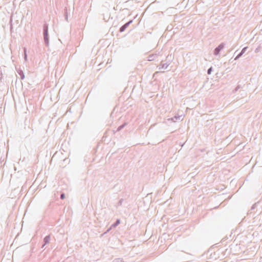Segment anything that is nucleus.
I'll return each mask as SVG.
<instances>
[{
    "label": "nucleus",
    "mask_w": 262,
    "mask_h": 262,
    "mask_svg": "<svg viewBox=\"0 0 262 262\" xmlns=\"http://www.w3.org/2000/svg\"><path fill=\"white\" fill-rule=\"evenodd\" d=\"M132 22V21H130L127 23H126L124 25H123L120 29V32H123L125 30V29L126 28V27L128 26V25Z\"/></svg>",
    "instance_id": "obj_1"
},
{
    "label": "nucleus",
    "mask_w": 262,
    "mask_h": 262,
    "mask_svg": "<svg viewBox=\"0 0 262 262\" xmlns=\"http://www.w3.org/2000/svg\"><path fill=\"white\" fill-rule=\"evenodd\" d=\"M211 71H212V68H210L208 70V74H211Z\"/></svg>",
    "instance_id": "obj_2"
},
{
    "label": "nucleus",
    "mask_w": 262,
    "mask_h": 262,
    "mask_svg": "<svg viewBox=\"0 0 262 262\" xmlns=\"http://www.w3.org/2000/svg\"><path fill=\"white\" fill-rule=\"evenodd\" d=\"M24 52H25V58L26 60H27V53H26V49H25Z\"/></svg>",
    "instance_id": "obj_3"
},
{
    "label": "nucleus",
    "mask_w": 262,
    "mask_h": 262,
    "mask_svg": "<svg viewBox=\"0 0 262 262\" xmlns=\"http://www.w3.org/2000/svg\"><path fill=\"white\" fill-rule=\"evenodd\" d=\"M215 52H216V54H217L219 52V49H218V48H216L215 49Z\"/></svg>",
    "instance_id": "obj_4"
},
{
    "label": "nucleus",
    "mask_w": 262,
    "mask_h": 262,
    "mask_svg": "<svg viewBox=\"0 0 262 262\" xmlns=\"http://www.w3.org/2000/svg\"><path fill=\"white\" fill-rule=\"evenodd\" d=\"M61 198L62 199H63L64 198V195L63 194H61Z\"/></svg>",
    "instance_id": "obj_5"
},
{
    "label": "nucleus",
    "mask_w": 262,
    "mask_h": 262,
    "mask_svg": "<svg viewBox=\"0 0 262 262\" xmlns=\"http://www.w3.org/2000/svg\"><path fill=\"white\" fill-rule=\"evenodd\" d=\"M246 48H244V49H243L242 51V53H241V54L245 52V50H246Z\"/></svg>",
    "instance_id": "obj_6"
},
{
    "label": "nucleus",
    "mask_w": 262,
    "mask_h": 262,
    "mask_svg": "<svg viewBox=\"0 0 262 262\" xmlns=\"http://www.w3.org/2000/svg\"><path fill=\"white\" fill-rule=\"evenodd\" d=\"M120 223V221L118 220L116 222V225L119 224Z\"/></svg>",
    "instance_id": "obj_7"
}]
</instances>
